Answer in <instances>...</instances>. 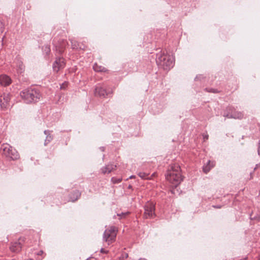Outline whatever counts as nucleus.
I'll return each instance as SVG.
<instances>
[{"mask_svg": "<svg viewBox=\"0 0 260 260\" xmlns=\"http://www.w3.org/2000/svg\"><path fill=\"white\" fill-rule=\"evenodd\" d=\"M166 179L174 185L180 183L182 180L180 174V166L179 164H170L166 174Z\"/></svg>", "mask_w": 260, "mask_h": 260, "instance_id": "obj_1", "label": "nucleus"}, {"mask_svg": "<svg viewBox=\"0 0 260 260\" xmlns=\"http://www.w3.org/2000/svg\"><path fill=\"white\" fill-rule=\"evenodd\" d=\"M20 95L26 103L37 102L40 98L41 94L38 90L35 88H28L22 91Z\"/></svg>", "mask_w": 260, "mask_h": 260, "instance_id": "obj_2", "label": "nucleus"}, {"mask_svg": "<svg viewBox=\"0 0 260 260\" xmlns=\"http://www.w3.org/2000/svg\"><path fill=\"white\" fill-rule=\"evenodd\" d=\"M156 61L157 65L164 70H169L173 66V61L171 57L162 53L157 54Z\"/></svg>", "mask_w": 260, "mask_h": 260, "instance_id": "obj_3", "label": "nucleus"}, {"mask_svg": "<svg viewBox=\"0 0 260 260\" xmlns=\"http://www.w3.org/2000/svg\"><path fill=\"white\" fill-rule=\"evenodd\" d=\"M1 149L11 160H17L19 158V154L16 149L8 144H3L1 146Z\"/></svg>", "mask_w": 260, "mask_h": 260, "instance_id": "obj_4", "label": "nucleus"}, {"mask_svg": "<svg viewBox=\"0 0 260 260\" xmlns=\"http://www.w3.org/2000/svg\"><path fill=\"white\" fill-rule=\"evenodd\" d=\"M117 230L115 226H110L106 229L103 235L104 240L109 245L115 241L117 235Z\"/></svg>", "mask_w": 260, "mask_h": 260, "instance_id": "obj_5", "label": "nucleus"}, {"mask_svg": "<svg viewBox=\"0 0 260 260\" xmlns=\"http://www.w3.org/2000/svg\"><path fill=\"white\" fill-rule=\"evenodd\" d=\"M144 208L145 218H152L155 217V205L152 202H147Z\"/></svg>", "mask_w": 260, "mask_h": 260, "instance_id": "obj_6", "label": "nucleus"}, {"mask_svg": "<svg viewBox=\"0 0 260 260\" xmlns=\"http://www.w3.org/2000/svg\"><path fill=\"white\" fill-rule=\"evenodd\" d=\"M11 99L10 94L4 93L0 97V106L2 109H7Z\"/></svg>", "mask_w": 260, "mask_h": 260, "instance_id": "obj_7", "label": "nucleus"}, {"mask_svg": "<svg viewBox=\"0 0 260 260\" xmlns=\"http://www.w3.org/2000/svg\"><path fill=\"white\" fill-rule=\"evenodd\" d=\"M81 197V192L77 189L72 190L68 194V202H74L78 200Z\"/></svg>", "mask_w": 260, "mask_h": 260, "instance_id": "obj_8", "label": "nucleus"}, {"mask_svg": "<svg viewBox=\"0 0 260 260\" xmlns=\"http://www.w3.org/2000/svg\"><path fill=\"white\" fill-rule=\"evenodd\" d=\"M64 62L63 57L57 58L53 65L54 71L57 72L60 69L64 68Z\"/></svg>", "mask_w": 260, "mask_h": 260, "instance_id": "obj_9", "label": "nucleus"}, {"mask_svg": "<svg viewBox=\"0 0 260 260\" xmlns=\"http://www.w3.org/2000/svg\"><path fill=\"white\" fill-rule=\"evenodd\" d=\"M108 94L106 89L101 86H97L95 88L94 94L96 96L105 98Z\"/></svg>", "mask_w": 260, "mask_h": 260, "instance_id": "obj_10", "label": "nucleus"}, {"mask_svg": "<svg viewBox=\"0 0 260 260\" xmlns=\"http://www.w3.org/2000/svg\"><path fill=\"white\" fill-rule=\"evenodd\" d=\"M11 83V78L7 75H2L0 76V84L4 86L9 85Z\"/></svg>", "mask_w": 260, "mask_h": 260, "instance_id": "obj_11", "label": "nucleus"}, {"mask_svg": "<svg viewBox=\"0 0 260 260\" xmlns=\"http://www.w3.org/2000/svg\"><path fill=\"white\" fill-rule=\"evenodd\" d=\"M116 167L113 164H108L101 169L103 174L109 173Z\"/></svg>", "mask_w": 260, "mask_h": 260, "instance_id": "obj_12", "label": "nucleus"}, {"mask_svg": "<svg viewBox=\"0 0 260 260\" xmlns=\"http://www.w3.org/2000/svg\"><path fill=\"white\" fill-rule=\"evenodd\" d=\"M12 252H19L21 250V245L19 242H15L13 243L10 247Z\"/></svg>", "mask_w": 260, "mask_h": 260, "instance_id": "obj_13", "label": "nucleus"}, {"mask_svg": "<svg viewBox=\"0 0 260 260\" xmlns=\"http://www.w3.org/2000/svg\"><path fill=\"white\" fill-rule=\"evenodd\" d=\"M243 117L244 114L243 113V112L238 111H235L232 113L231 116L229 118L241 119Z\"/></svg>", "mask_w": 260, "mask_h": 260, "instance_id": "obj_14", "label": "nucleus"}, {"mask_svg": "<svg viewBox=\"0 0 260 260\" xmlns=\"http://www.w3.org/2000/svg\"><path fill=\"white\" fill-rule=\"evenodd\" d=\"M44 133L46 135V137L44 142V145L46 146L52 140L53 137L50 135V132L48 130L44 131Z\"/></svg>", "mask_w": 260, "mask_h": 260, "instance_id": "obj_15", "label": "nucleus"}, {"mask_svg": "<svg viewBox=\"0 0 260 260\" xmlns=\"http://www.w3.org/2000/svg\"><path fill=\"white\" fill-rule=\"evenodd\" d=\"M93 70L96 72H107L108 70L103 66H100L98 63H95L93 66Z\"/></svg>", "mask_w": 260, "mask_h": 260, "instance_id": "obj_16", "label": "nucleus"}, {"mask_svg": "<svg viewBox=\"0 0 260 260\" xmlns=\"http://www.w3.org/2000/svg\"><path fill=\"white\" fill-rule=\"evenodd\" d=\"M214 167V164H205L203 166V170L205 173H207Z\"/></svg>", "mask_w": 260, "mask_h": 260, "instance_id": "obj_17", "label": "nucleus"}, {"mask_svg": "<svg viewBox=\"0 0 260 260\" xmlns=\"http://www.w3.org/2000/svg\"><path fill=\"white\" fill-rule=\"evenodd\" d=\"M17 71L18 73L19 74H21L24 71V66L21 61H19L17 63Z\"/></svg>", "mask_w": 260, "mask_h": 260, "instance_id": "obj_18", "label": "nucleus"}, {"mask_svg": "<svg viewBox=\"0 0 260 260\" xmlns=\"http://www.w3.org/2000/svg\"><path fill=\"white\" fill-rule=\"evenodd\" d=\"M138 175L143 179H147L149 178V174L144 172H139Z\"/></svg>", "mask_w": 260, "mask_h": 260, "instance_id": "obj_19", "label": "nucleus"}, {"mask_svg": "<svg viewBox=\"0 0 260 260\" xmlns=\"http://www.w3.org/2000/svg\"><path fill=\"white\" fill-rule=\"evenodd\" d=\"M122 181V178H116V177H112L111 178V181L113 184H118L119 183Z\"/></svg>", "mask_w": 260, "mask_h": 260, "instance_id": "obj_20", "label": "nucleus"}, {"mask_svg": "<svg viewBox=\"0 0 260 260\" xmlns=\"http://www.w3.org/2000/svg\"><path fill=\"white\" fill-rule=\"evenodd\" d=\"M129 212H121V213L117 214V215L118 216H119L120 218H124L127 215L129 214Z\"/></svg>", "mask_w": 260, "mask_h": 260, "instance_id": "obj_21", "label": "nucleus"}, {"mask_svg": "<svg viewBox=\"0 0 260 260\" xmlns=\"http://www.w3.org/2000/svg\"><path fill=\"white\" fill-rule=\"evenodd\" d=\"M4 30V24L0 20V33H2Z\"/></svg>", "mask_w": 260, "mask_h": 260, "instance_id": "obj_22", "label": "nucleus"}, {"mask_svg": "<svg viewBox=\"0 0 260 260\" xmlns=\"http://www.w3.org/2000/svg\"><path fill=\"white\" fill-rule=\"evenodd\" d=\"M73 46H74V48H75V47H76V48H79V49H83V50L85 49V46H83V47H82V45H80V44H78V46H74V45H73Z\"/></svg>", "mask_w": 260, "mask_h": 260, "instance_id": "obj_23", "label": "nucleus"}, {"mask_svg": "<svg viewBox=\"0 0 260 260\" xmlns=\"http://www.w3.org/2000/svg\"><path fill=\"white\" fill-rule=\"evenodd\" d=\"M251 218L252 219H255V220H256L257 221H260V216H254L253 217H251Z\"/></svg>", "mask_w": 260, "mask_h": 260, "instance_id": "obj_24", "label": "nucleus"}, {"mask_svg": "<svg viewBox=\"0 0 260 260\" xmlns=\"http://www.w3.org/2000/svg\"><path fill=\"white\" fill-rule=\"evenodd\" d=\"M203 136L204 140H207L209 137V136L207 134H204Z\"/></svg>", "mask_w": 260, "mask_h": 260, "instance_id": "obj_25", "label": "nucleus"}, {"mask_svg": "<svg viewBox=\"0 0 260 260\" xmlns=\"http://www.w3.org/2000/svg\"><path fill=\"white\" fill-rule=\"evenodd\" d=\"M43 253V251L42 250H40L38 253L37 254L38 255H42V254Z\"/></svg>", "mask_w": 260, "mask_h": 260, "instance_id": "obj_26", "label": "nucleus"}, {"mask_svg": "<svg viewBox=\"0 0 260 260\" xmlns=\"http://www.w3.org/2000/svg\"><path fill=\"white\" fill-rule=\"evenodd\" d=\"M101 252H102V253H106V252H107V251H106L104 250V249H103V248H101Z\"/></svg>", "mask_w": 260, "mask_h": 260, "instance_id": "obj_27", "label": "nucleus"}, {"mask_svg": "<svg viewBox=\"0 0 260 260\" xmlns=\"http://www.w3.org/2000/svg\"><path fill=\"white\" fill-rule=\"evenodd\" d=\"M213 207L215 208H221L220 206H213Z\"/></svg>", "mask_w": 260, "mask_h": 260, "instance_id": "obj_28", "label": "nucleus"}, {"mask_svg": "<svg viewBox=\"0 0 260 260\" xmlns=\"http://www.w3.org/2000/svg\"><path fill=\"white\" fill-rule=\"evenodd\" d=\"M46 49L47 52L50 51V48L49 47H48L47 46H46Z\"/></svg>", "mask_w": 260, "mask_h": 260, "instance_id": "obj_29", "label": "nucleus"}, {"mask_svg": "<svg viewBox=\"0 0 260 260\" xmlns=\"http://www.w3.org/2000/svg\"><path fill=\"white\" fill-rule=\"evenodd\" d=\"M64 84V82L62 83V85H61V86L60 87L61 88H63Z\"/></svg>", "mask_w": 260, "mask_h": 260, "instance_id": "obj_30", "label": "nucleus"}, {"mask_svg": "<svg viewBox=\"0 0 260 260\" xmlns=\"http://www.w3.org/2000/svg\"><path fill=\"white\" fill-rule=\"evenodd\" d=\"M135 178V176H133V175H132L129 177V178L130 179H132V178Z\"/></svg>", "mask_w": 260, "mask_h": 260, "instance_id": "obj_31", "label": "nucleus"}, {"mask_svg": "<svg viewBox=\"0 0 260 260\" xmlns=\"http://www.w3.org/2000/svg\"><path fill=\"white\" fill-rule=\"evenodd\" d=\"M250 176H251V177H250V179L252 178V173H250Z\"/></svg>", "mask_w": 260, "mask_h": 260, "instance_id": "obj_32", "label": "nucleus"}, {"mask_svg": "<svg viewBox=\"0 0 260 260\" xmlns=\"http://www.w3.org/2000/svg\"><path fill=\"white\" fill-rule=\"evenodd\" d=\"M139 260H146V259L145 258H140Z\"/></svg>", "mask_w": 260, "mask_h": 260, "instance_id": "obj_33", "label": "nucleus"}, {"mask_svg": "<svg viewBox=\"0 0 260 260\" xmlns=\"http://www.w3.org/2000/svg\"><path fill=\"white\" fill-rule=\"evenodd\" d=\"M259 195H260V191H259Z\"/></svg>", "mask_w": 260, "mask_h": 260, "instance_id": "obj_34", "label": "nucleus"}]
</instances>
